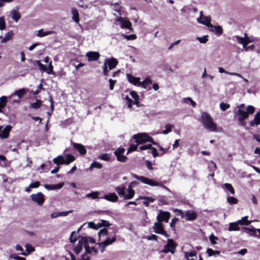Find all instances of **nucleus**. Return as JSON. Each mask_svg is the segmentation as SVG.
Instances as JSON below:
<instances>
[{"label":"nucleus","mask_w":260,"mask_h":260,"mask_svg":"<svg viewBox=\"0 0 260 260\" xmlns=\"http://www.w3.org/2000/svg\"><path fill=\"white\" fill-rule=\"evenodd\" d=\"M26 94L25 88H22L15 91L9 97L2 96L0 98V113L2 112V109L4 108L8 102L12 104L19 105L20 103V99Z\"/></svg>","instance_id":"obj_1"},{"label":"nucleus","mask_w":260,"mask_h":260,"mask_svg":"<svg viewBox=\"0 0 260 260\" xmlns=\"http://www.w3.org/2000/svg\"><path fill=\"white\" fill-rule=\"evenodd\" d=\"M75 159V157L71 154H66L64 156L58 155L53 159V163L56 164L57 166L51 171V173L55 174L57 173L60 169L59 165L63 164L68 165L74 161Z\"/></svg>","instance_id":"obj_2"},{"label":"nucleus","mask_w":260,"mask_h":260,"mask_svg":"<svg viewBox=\"0 0 260 260\" xmlns=\"http://www.w3.org/2000/svg\"><path fill=\"white\" fill-rule=\"evenodd\" d=\"M82 226L78 229L77 232H73L71 233V235L70 237V241L71 243H74L76 241H77L78 238H80L81 241L84 244V247L85 249L86 252L87 253H91V251H89V247L88 245L89 243H94L95 240L93 238L91 237H86V236H81L79 237V231L81 230Z\"/></svg>","instance_id":"obj_3"},{"label":"nucleus","mask_w":260,"mask_h":260,"mask_svg":"<svg viewBox=\"0 0 260 260\" xmlns=\"http://www.w3.org/2000/svg\"><path fill=\"white\" fill-rule=\"evenodd\" d=\"M108 232L107 229H104L101 230L99 232V235L100 237L106 236V238L105 240L102 242L99 243V247L100 249L101 252L103 253L105 251V249L106 247L107 246L112 244L116 241V235H114L112 237H108Z\"/></svg>","instance_id":"obj_4"},{"label":"nucleus","mask_w":260,"mask_h":260,"mask_svg":"<svg viewBox=\"0 0 260 260\" xmlns=\"http://www.w3.org/2000/svg\"><path fill=\"white\" fill-rule=\"evenodd\" d=\"M202 123L203 126L209 131H216V124L210 115H202Z\"/></svg>","instance_id":"obj_5"},{"label":"nucleus","mask_w":260,"mask_h":260,"mask_svg":"<svg viewBox=\"0 0 260 260\" xmlns=\"http://www.w3.org/2000/svg\"><path fill=\"white\" fill-rule=\"evenodd\" d=\"M115 190L119 196L123 197L124 200L132 199L135 193L134 190L132 189H126L124 186L116 187Z\"/></svg>","instance_id":"obj_6"},{"label":"nucleus","mask_w":260,"mask_h":260,"mask_svg":"<svg viewBox=\"0 0 260 260\" xmlns=\"http://www.w3.org/2000/svg\"><path fill=\"white\" fill-rule=\"evenodd\" d=\"M135 142L138 144H142L146 142H152L154 144H156L155 142H153V139L145 133L138 134L133 136Z\"/></svg>","instance_id":"obj_7"},{"label":"nucleus","mask_w":260,"mask_h":260,"mask_svg":"<svg viewBox=\"0 0 260 260\" xmlns=\"http://www.w3.org/2000/svg\"><path fill=\"white\" fill-rule=\"evenodd\" d=\"M132 175L134 178L139 180L141 182L149 185L151 186H155L159 185V183L158 182L152 179L145 177L144 176H138L135 174H132Z\"/></svg>","instance_id":"obj_8"},{"label":"nucleus","mask_w":260,"mask_h":260,"mask_svg":"<svg viewBox=\"0 0 260 260\" xmlns=\"http://www.w3.org/2000/svg\"><path fill=\"white\" fill-rule=\"evenodd\" d=\"M175 211L178 212V214L181 215L182 217L185 218L187 220H193L197 218V214L193 211L187 210L185 212H183L178 209H175Z\"/></svg>","instance_id":"obj_9"},{"label":"nucleus","mask_w":260,"mask_h":260,"mask_svg":"<svg viewBox=\"0 0 260 260\" xmlns=\"http://www.w3.org/2000/svg\"><path fill=\"white\" fill-rule=\"evenodd\" d=\"M238 110L236 114H253L255 112V108L252 106H248L246 109L244 104H241L238 106Z\"/></svg>","instance_id":"obj_10"},{"label":"nucleus","mask_w":260,"mask_h":260,"mask_svg":"<svg viewBox=\"0 0 260 260\" xmlns=\"http://www.w3.org/2000/svg\"><path fill=\"white\" fill-rule=\"evenodd\" d=\"M30 198L32 201L37 203L39 206H42L45 201L44 196L41 192H38L36 194H32L30 196Z\"/></svg>","instance_id":"obj_11"},{"label":"nucleus","mask_w":260,"mask_h":260,"mask_svg":"<svg viewBox=\"0 0 260 260\" xmlns=\"http://www.w3.org/2000/svg\"><path fill=\"white\" fill-rule=\"evenodd\" d=\"M154 232L156 234H159L165 236L166 237H169V235L164 230L163 224L158 221L155 222L153 226Z\"/></svg>","instance_id":"obj_12"},{"label":"nucleus","mask_w":260,"mask_h":260,"mask_svg":"<svg viewBox=\"0 0 260 260\" xmlns=\"http://www.w3.org/2000/svg\"><path fill=\"white\" fill-rule=\"evenodd\" d=\"M176 244L172 239H168V243L164 248L162 250V252L165 253L171 252L174 253L175 249L176 248Z\"/></svg>","instance_id":"obj_13"},{"label":"nucleus","mask_w":260,"mask_h":260,"mask_svg":"<svg viewBox=\"0 0 260 260\" xmlns=\"http://www.w3.org/2000/svg\"><path fill=\"white\" fill-rule=\"evenodd\" d=\"M116 21L121 23V28L128 29L132 31H133L132 23L128 20L124 19V18L119 17L116 19Z\"/></svg>","instance_id":"obj_14"},{"label":"nucleus","mask_w":260,"mask_h":260,"mask_svg":"<svg viewBox=\"0 0 260 260\" xmlns=\"http://www.w3.org/2000/svg\"><path fill=\"white\" fill-rule=\"evenodd\" d=\"M242 229L245 231L247 234H249L252 236L260 238V229L248 228L246 227L242 228Z\"/></svg>","instance_id":"obj_15"},{"label":"nucleus","mask_w":260,"mask_h":260,"mask_svg":"<svg viewBox=\"0 0 260 260\" xmlns=\"http://www.w3.org/2000/svg\"><path fill=\"white\" fill-rule=\"evenodd\" d=\"M170 217V214L168 212L161 211L157 216V221L168 222Z\"/></svg>","instance_id":"obj_16"},{"label":"nucleus","mask_w":260,"mask_h":260,"mask_svg":"<svg viewBox=\"0 0 260 260\" xmlns=\"http://www.w3.org/2000/svg\"><path fill=\"white\" fill-rule=\"evenodd\" d=\"M12 128V126L10 125H6L4 128L2 126H0V138L2 139H6L8 138L9 132Z\"/></svg>","instance_id":"obj_17"},{"label":"nucleus","mask_w":260,"mask_h":260,"mask_svg":"<svg viewBox=\"0 0 260 260\" xmlns=\"http://www.w3.org/2000/svg\"><path fill=\"white\" fill-rule=\"evenodd\" d=\"M200 19H198V21L199 23L204 24L208 26L209 28L212 24L211 23V19L210 16H203V12H200Z\"/></svg>","instance_id":"obj_18"},{"label":"nucleus","mask_w":260,"mask_h":260,"mask_svg":"<svg viewBox=\"0 0 260 260\" xmlns=\"http://www.w3.org/2000/svg\"><path fill=\"white\" fill-rule=\"evenodd\" d=\"M118 63V61L117 60L112 57L110 59L106 58L104 64H106V66L109 68V70H111L115 68Z\"/></svg>","instance_id":"obj_19"},{"label":"nucleus","mask_w":260,"mask_h":260,"mask_svg":"<svg viewBox=\"0 0 260 260\" xmlns=\"http://www.w3.org/2000/svg\"><path fill=\"white\" fill-rule=\"evenodd\" d=\"M86 56L89 61H96L99 59L100 54L98 52L90 51L86 53Z\"/></svg>","instance_id":"obj_20"},{"label":"nucleus","mask_w":260,"mask_h":260,"mask_svg":"<svg viewBox=\"0 0 260 260\" xmlns=\"http://www.w3.org/2000/svg\"><path fill=\"white\" fill-rule=\"evenodd\" d=\"M100 198L102 199H105L109 202H115L118 200V197L116 193L113 192L109 193L107 194H104L102 197H100Z\"/></svg>","instance_id":"obj_21"},{"label":"nucleus","mask_w":260,"mask_h":260,"mask_svg":"<svg viewBox=\"0 0 260 260\" xmlns=\"http://www.w3.org/2000/svg\"><path fill=\"white\" fill-rule=\"evenodd\" d=\"M139 149L141 150H147V149H151V150L152 154L153 156L154 157H156L158 155V154L157 153L156 149L155 148H154V147H153L152 146L151 144H147V145H143L142 146H140L139 147Z\"/></svg>","instance_id":"obj_22"},{"label":"nucleus","mask_w":260,"mask_h":260,"mask_svg":"<svg viewBox=\"0 0 260 260\" xmlns=\"http://www.w3.org/2000/svg\"><path fill=\"white\" fill-rule=\"evenodd\" d=\"M74 148L76 149L80 154L84 155L86 153V150L85 147L79 143H72Z\"/></svg>","instance_id":"obj_23"},{"label":"nucleus","mask_w":260,"mask_h":260,"mask_svg":"<svg viewBox=\"0 0 260 260\" xmlns=\"http://www.w3.org/2000/svg\"><path fill=\"white\" fill-rule=\"evenodd\" d=\"M127 78L129 83L134 85H137L139 86V84L140 82V78L135 77L131 74H127Z\"/></svg>","instance_id":"obj_24"},{"label":"nucleus","mask_w":260,"mask_h":260,"mask_svg":"<svg viewBox=\"0 0 260 260\" xmlns=\"http://www.w3.org/2000/svg\"><path fill=\"white\" fill-rule=\"evenodd\" d=\"M210 31L215 32L218 36L221 35L223 33V29L220 26H215L212 24L209 27Z\"/></svg>","instance_id":"obj_25"},{"label":"nucleus","mask_w":260,"mask_h":260,"mask_svg":"<svg viewBox=\"0 0 260 260\" xmlns=\"http://www.w3.org/2000/svg\"><path fill=\"white\" fill-rule=\"evenodd\" d=\"M63 183H61L54 185L45 184L44 187L48 190H56L61 188L63 187Z\"/></svg>","instance_id":"obj_26"},{"label":"nucleus","mask_w":260,"mask_h":260,"mask_svg":"<svg viewBox=\"0 0 260 260\" xmlns=\"http://www.w3.org/2000/svg\"><path fill=\"white\" fill-rule=\"evenodd\" d=\"M72 212V210L60 212H54L50 215L51 218H55L59 216H66Z\"/></svg>","instance_id":"obj_27"},{"label":"nucleus","mask_w":260,"mask_h":260,"mask_svg":"<svg viewBox=\"0 0 260 260\" xmlns=\"http://www.w3.org/2000/svg\"><path fill=\"white\" fill-rule=\"evenodd\" d=\"M25 247L26 251L27 253L25 252H21V254L22 255L26 256L28 254H29L30 252H32L34 251H35L34 247H33L32 246V245L29 243H26L25 245Z\"/></svg>","instance_id":"obj_28"},{"label":"nucleus","mask_w":260,"mask_h":260,"mask_svg":"<svg viewBox=\"0 0 260 260\" xmlns=\"http://www.w3.org/2000/svg\"><path fill=\"white\" fill-rule=\"evenodd\" d=\"M152 83V80L149 77L146 78L143 82H140L139 86H141L142 87L146 89L147 85L151 84Z\"/></svg>","instance_id":"obj_29"},{"label":"nucleus","mask_w":260,"mask_h":260,"mask_svg":"<svg viewBox=\"0 0 260 260\" xmlns=\"http://www.w3.org/2000/svg\"><path fill=\"white\" fill-rule=\"evenodd\" d=\"M239 223H238V221L235 222H231L229 224V226L228 228L229 231H237L240 230V228L239 227Z\"/></svg>","instance_id":"obj_30"},{"label":"nucleus","mask_w":260,"mask_h":260,"mask_svg":"<svg viewBox=\"0 0 260 260\" xmlns=\"http://www.w3.org/2000/svg\"><path fill=\"white\" fill-rule=\"evenodd\" d=\"M103 166L101 164L97 161H94L87 170H88L89 171H92L94 168L100 169Z\"/></svg>","instance_id":"obj_31"},{"label":"nucleus","mask_w":260,"mask_h":260,"mask_svg":"<svg viewBox=\"0 0 260 260\" xmlns=\"http://www.w3.org/2000/svg\"><path fill=\"white\" fill-rule=\"evenodd\" d=\"M72 13L73 14V19L76 23H78L79 22V14L78 11L77 9L73 8L72 9Z\"/></svg>","instance_id":"obj_32"},{"label":"nucleus","mask_w":260,"mask_h":260,"mask_svg":"<svg viewBox=\"0 0 260 260\" xmlns=\"http://www.w3.org/2000/svg\"><path fill=\"white\" fill-rule=\"evenodd\" d=\"M218 71H219V72L220 73H225V74H229V75L236 76L240 77V78L242 77V76H241V74H240L239 73H237L229 72L226 71L222 67H219L218 68Z\"/></svg>","instance_id":"obj_33"},{"label":"nucleus","mask_w":260,"mask_h":260,"mask_svg":"<svg viewBox=\"0 0 260 260\" xmlns=\"http://www.w3.org/2000/svg\"><path fill=\"white\" fill-rule=\"evenodd\" d=\"M83 246H84V244L79 239L78 245L74 248V251L76 254H79L82 249Z\"/></svg>","instance_id":"obj_34"},{"label":"nucleus","mask_w":260,"mask_h":260,"mask_svg":"<svg viewBox=\"0 0 260 260\" xmlns=\"http://www.w3.org/2000/svg\"><path fill=\"white\" fill-rule=\"evenodd\" d=\"M252 222V221H249L248 220V216H244L242 218L241 220H238V223L240 224V225H248Z\"/></svg>","instance_id":"obj_35"},{"label":"nucleus","mask_w":260,"mask_h":260,"mask_svg":"<svg viewBox=\"0 0 260 260\" xmlns=\"http://www.w3.org/2000/svg\"><path fill=\"white\" fill-rule=\"evenodd\" d=\"M100 193L98 191H92L89 193H87L86 195V197L87 198H91L92 199H100L99 197Z\"/></svg>","instance_id":"obj_36"},{"label":"nucleus","mask_w":260,"mask_h":260,"mask_svg":"<svg viewBox=\"0 0 260 260\" xmlns=\"http://www.w3.org/2000/svg\"><path fill=\"white\" fill-rule=\"evenodd\" d=\"M53 32H54L53 31H44L42 29L38 30V34H37V36L40 37H43L47 36L48 35L52 34Z\"/></svg>","instance_id":"obj_37"},{"label":"nucleus","mask_w":260,"mask_h":260,"mask_svg":"<svg viewBox=\"0 0 260 260\" xmlns=\"http://www.w3.org/2000/svg\"><path fill=\"white\" fill-rule=\"evenodd\" d=\"M12 18L16 22H17L18 20L21 18V15L20 13L17 10H14L12 13Z\"/></svg>","instance_id":"obj_38"},{"label":"nucleus","mask_w":260,"mask_h":260,"mask_svg":"<svg viewBox=\"0 0 260 260\" xmlns=\"http://www.w3.org/2000/svg\"><path fill=\"white\" fill-rule=\"evenodd\" d=\"M238 120L241 125H245L244 120L248 118V115H238Z\"/></svg>","instance_id":"obj_39"},{"label":"nucleus","mask_w":260,"mask_h":260,"mask_svg":"<svg viewBox=\"0 0 260 260\" xmlns=\"http://www.w3.org/2000/svg\"><path fill=\"white\" fill-rule=\"evenodd\" d=\"M42 102L40 100H37L36 102L34 103H31L30 107L35 109H38L40 108Z\"/></svg>","instance_id":"obj_40"},{"label":"nucleus","mask_w":260,"mask_h":260,"mask_svg":"<svg viewBox=\"0 0 260 260\" xmlns=\"http://www.w3.org/2000/svg\"><path fill=\"white\" fill-rule=\"evenodd\" d=\"M260 124V115H255V117L253 120L250 122V125H258Z\"/></svg>","instance_id":"obj_41"},{"label":"nucleus","mask_w":260,"mask_h":260,"mask_svg":"<svg viewBox=\"0 0 260 260\" xmlns=\"http://www.w3.org/2000/svg\"><path fill=\"white\" fill-rule=\"evenodd\" d=\"M183 101V103L191 105L193 107H194L196 105V103L190 98H184Z\"/></svg>","instance_id":"obj_42"},{"label":"nucleus","mask_w":260,"mask_h":260,"mask_svg":"<svg viewBox=\"0 0 260 260\" xmlns=\"http://www.w3.org/2000/svg\"><path fill=\"white\" fill-rule=\"evenodd\" d=\"M173 127V125L167 124L165 126V129L162 131L161 133L164 135H167L172 131V128Z\"/></svg>","instance_id":"obj_43"},{"label":"nucleus","mask_w":260,"mask_h":260,"mask_svg":"<svg viewBox=\"0 0 260 260\" xmlns=\"http://www.w3.org/2000/svg\"><path fill=\"white\" fill-rule=\"evenodd\" d=\"M223 186H224L225 188L229 190L231 194H235V190L232 186V185L230 183H224L223 184Z\"/></svg>","instance_id":"obj_44"},{"label":"nucleus","mask_w":260,"mask_h":260,"mask_svg":"<svg viewBox=\"0 0 260 260\" xmlns=\"http://www.w3.org/2000/svg\"><path fill=\"white\" fill-rule=\"evenodd\" d=\"M227 201L230 205L237 204L238 203V199L233 197H229L227 198Z\"/></svg>","instance_id":"obj_45"},{"label":"nucleus","mask_w":260,"mask_h":260,"mask_svg":"<svg viewBox=\"0 0 260 260\" xmlns=\"http://www.w3.org/2000/svg\"><path fill=\"white\" fill-rule=\"evenodd\" d=\"M236 40H237L238 42L240 44H242L243 48H245L246 43L245 42V37L243 38V37H241L237 36L236 37Z\"/></svg>","instance_id":"obj_46"},{"label":"nucleus","mask_w":260,"mask_h":260,"mask_svg":"<svg viewBox=\"0 0 260 260\" xmlns=\"http://www.w3.org/2000/svg\"><path fill=\"white\" fill-rule=\"evenodd\" d=\"M37 63L39 66L40 71H41L42 72H46L47 67H46V66L42 63L41 61L39 60L37 61Z\"/></svg>","instance_id":"obj_47"},{"label":"nucleus","mask_w":260,"mask_h":260,"mask_svg":"<svg viewBox=\"0 0 260 260\" xmlns=\"http://www.w3.org/2000/svg\"><path fill=\"white\" fill-rule=\"evenodd\" d=\"M98 158L102 159V160L108 161L110 159V156H109V155L108 154L105 153V154H102L99 155L98 156Z\"/></svg>","instance_id":"obj_48"},{"label":"nucleus","mask_w":260,"mask_h":260,"mask_svg":"<svg viewBox=\"0 0 260 260\" xmlns=\"http://www.w3.org/2000/svg\"><path fill=\"white\" fill-rule=\"evenodd\" d=\"M41 90H44V88H43V85L42 83H40L38 86L37 90L36 91H35L34 92H33V94L35 95H37V94H38L40 93Z\"/></svg>","instance_id":"obj_49"},{"label":"nucleus","mask_w":260,"mask_h":260,"mask_svg":"<svg viewBox=\"0 0 260 260\" xmlns=\"http://www.w3.org/2000/svg\"><path fill=\"white\" fill-rule=\"evenodd\" d=\"M125 151V149L123 148H119L117 150H116L114 153L116 156H118L119 155H122V154L124 153Z\"/></svg>","instance_id":"obj_50"},{"label":"nucleus","mask_w":260,"mask_h":260,"mask_svg":"<svg viewBox=\"0 0 260 260\" xmlns=\"http://www.w3.org/2000/svg\"><path fill=\"white\" fill-rule=\"evenodd\" d=\"M130 95L134 99V101L139 100V96L135 91H131Z\"/></svg>","instance_id":"obj_51"},{"label":"nucleus","mask_w":260,"mask_h":260,"mask_svg":"<svg viewBox=\"0 0 260 260\" xmlns=\"http://www.w3.org/2000/svg\"><path fill=\"white\" fill-rule=\"evenodd\" d=\"M6 27V23L4 17H0V29L3 30Z\"/></svg>","instance_id":"obj_52"},{"label":"nucleus","mask_w":260,"mask_h":260,"mask_svg":"<svg viewBox=\"0 0 260 260\" xmlns=\"http://www.w3.org/2000/svg\"><path fill=\"white\" fill-rule=\"evenodd\" d=\"M117 159L121 162H125L127 159V157L123 155H119L118 156H116Z\"/></svg>","instance_id":"obj_53"},{"label":"nucleus","mask_w":260,"mask_h":260,"mask_svg":"<svg viewBox=\"0 0 260 260\" xmlns=\"http://www.w3.org/2000/svg\"><path fill=\"white\" fill-rule=\"evenodd\" d=\"M103 74L104 75V76H107L109 74V68L106 66V64H104L103 66Z\"/></svg>","instance_id":"obj_54"},{"label":"nucleus","mask_w":260,"mask_h":260,"mask_svg":"<svg viewBox=\"0 0 260 260\" xmlns=\"http://www.w3.org/2000/svg\"><path fill=\"white\" fill-rule=\"evenodd\" d=\"M230 107V105L224 103L220 104V108L222 111H225Z\"/></svg>","instance_id":"obj_55"},{"label":"nucleus","mask_w":260,"mask_h":260,"mask_svg":"<svg viewBox=\"0 0 260 260\" xmlns=\"http://www.w3.org/2000/svg\"><path fill=\"white\" fill-rule=\"evenodd\" d=\"M109 84H110L109 88L111 90H112L114 89V87L115 83H116V81L111 79H110L109 80Z\"/></svg>","instance_id":"obj_56"},{"label":"nucleus","mask_w":260,"mask_h":260,"mask_svg":"<svg viewBox=\"0 0 260 260\" xmlns=\"http://www.w3.org/2000/svg\"><path fill=\"white\" fill-rule=\"evenodd\" d=\"M143 199L144 200H147L149 203L153 202L154 201V199L151 197H145L140 196L137 200Z\"/></svg>","instance_id":"obj_57"},{"label":"nucleus","mask_w":260,"mask_h":260,"mask_svg":"<svg viewBox=\"0 0 260 260\" xmlns=\"http://www.w3.org/2000/svg\"><path fill=\"white\" fill-rule=\"evenodd\" d=\"M198 40L201 43H206L208 41V36H205L203 37L198 38Z\"/></svg>","instance_id":"obj_58"},{"label":"nucleus","mask_w":260,"mask_h":260,"mask_svg":"<svg viewBox=\"0 0 260 260\" xmlns=\"http://www.w3.org/2000/svg\"><path fill=\"white\" fill-rule=\"evenodd\" d=\"M53 67L52 65L51 61H50L49 64H48V69L47 68L46 73L49 74H52L53 73Z\"/></svg>","instance_id":"obj_59"},{"label":"nucleus","mask_w":260,"mask_h":260,"mask_svg":"<svg viewBox=\"0 0 260 260\" xmlns=\"http://www.w3.org/2000/svg\"><path fill=\"white\" fill-rule=\"evenodd\" d=\"M110 225L109 222L107 220H101V222L99 223L100 226H108Z\"/></svg>","instance_id":"obj_60"},{"label":"nucleus","mask_w":260,"mask_h":260,"mask_svg":"<svg viewBox=\"0 0 260 260\" xmlns=\"http://www.w3.org/2000/svg\"><path fill=\"white\" fill-rule=\"evenodd\" d=\"M244 37H245V48L247 46L248 44L251 42L252 41L247 36V35L246 33L244 34Z\"/></svg>","instance_id":"obj_61"},{"label":"nucleus","mask_w":260,"mask_h":260,"mask_svg":"<svg viewBox=\"0 0 260 260\" xmlns=\"http://www.w3.org/2000/svg\"><path fill=\"white\" fill-rule=\"evenodd\" d=\"M209 239L212 244L214 245V244H216V242L215 241V240H216L217 239V238L216 237L214 236L213 235H211L209 237Z\"/></svg>","instance_id":"obj_62"},{"label":"nucleus","mask_w":260,"mask_h":260,"mask_svg":"<svg viewBox=\"0 0 260 260\" xmlns=\"http://www.w3.org/2000/svg\"><path fill=\"white\" fill-rule=\"evenodd\" d=\"M137 148H138V146L137 145H134V144L131 145L129 148L128 149L127 153H128L129 152L136 150Z\"/></svg>","instance_id":"obj_63"},{"label":"nucleus","mask_w":260,"mask_h":260,"mask_svg":"<svg viewBox=\"0 0 260 260\" xmlns=\"http://www.w3.org/2000/svg\"><path fill=\"white\" fill-rule=\"evenodd\" d=\"M10 257L15 260H26L25 258L24 257L16 256L15 255H11Z\"/></svg>","instance_id":"obj_64"}]
</instances>
